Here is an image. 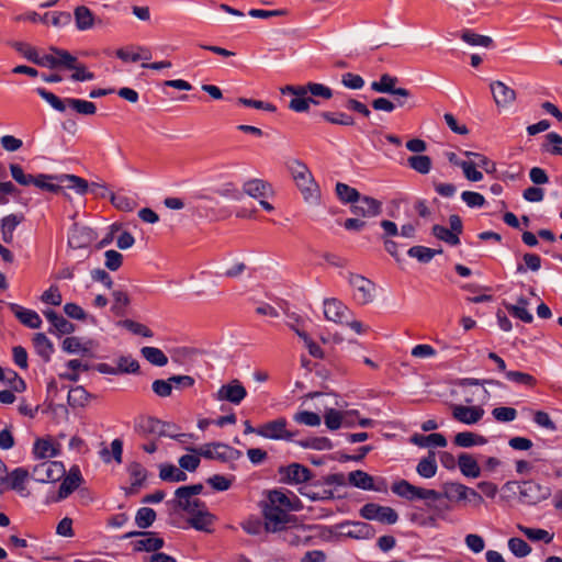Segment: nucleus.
<instances>
[{"label": "nucleus", "mask_w": 562, "mask_h": 562, "mask_svg": "<svg viewBox=\"0 0 562 562\" xmlns=\"http://www.w3.org/2000/svg\"><path fill=\"white\" fill-rule=\"evenodd\" d=\"M31 184L53 193L64 192L65 189H72L78 194H86L89 183L86 179L75 175H45L33 176Z\"/></svg>", "instance_id": "1"}, {"label": "nucleus", "mask_w": 562, "mask_h": 562, "mask_svg": "<svg viewBox=\"0 0 562 562\" xmlns=\"http://www.w3.org/2000/svg\"><path fill=\"white\" fill-rule=\"evenodd\" d=\"M286 169L301 191L304 201L311 204L317 203L321 199V190L307 165L300 159H291L286 162Z\"/></svg>", "instance_id": "2"}, {"label": "nucleus", "mask_w": 562, "mask_h": 562, "mask_svg": "<svg viewBox=\"0 0 562 562\" xmlns=\"http://www.w3.org/2000/svg\"><path fill=\"white\" fill-rule=\"evenodd\" d=\"M391 488L394 494H396L397 496L403 497L407 501H415V499L428 501L426 504L427 507L437 513L441 512L442 509H449L448 505H445L443 507H441L440 505H436L430 502V501L437 502V501L441 499L440 492H437L436 490H429V488L415 486L406 480H400L398 482H395Z\"/></svg>", "instance_id": "3"}, {"label": "nucleus", "mask_w": 562, "mask_h": 562, "mask_svg": "<svg viewBox=\"0 0 562 562\" xmlns=\"http://www.w3.org/2000/svg\"><path fill=\"white\" fill-rule=\"evenodd\" d=\"M170 428H176V426L161 422L153 416H139L134 422V431L143 438H160L168 436L170 438H176L179 441H183V438L187 437L186 434L170 432Z\"/></svg>", "instance_id": "4"}, {"label": "nucleus", "mask_w": 562, "mask_h": 562, "mask_svg": "<svg viewBox=\"0 0 562 562\" xmlns=\"http://www.w3.org/2000/svg\"><path fill=\"white\" fill-rule=\"evenodd\" d=\"M262 516L266 525V532L276 533L286 529L299 528L297 517L283 509L263 504Z\"/></svg>", "instance_id": "5"}, {"label": "nucleus", "mask_w": 562, "mask_h": 562, "mask_svg": "<svg viewBox=\"0 0 562 562\" xmlns=\"http://www.w3.org/2000/svg\"><path fill=\"white\" fill-rule=\"evenodd\" d=\"M257 435L270 440L292 441L297 431L289 430L288 420L279 417L258 426Z\"/></svg>", "instance_id": "6"}, {"label": "nucleus", "mask_w": 562, "mask_h": 562, "mask_svg": "<svg viewBox=\"0 0 562 562\" xmlns=\"http://www.w3.org/2000/svg\"><path fill=\"white\" fill-rule=\"evenodd\" d=\"M397 82V77L383 74L380 76L378 81L371 82V89L378 93H387L400 97L401 99L397 100V105L404 106L406 100L411 97L412 93L406 88H396L395 86Z\"/></svg>", "instance_id": "7"}, {"label": "nucleus", "mask_w": 562, "mask_h": 562, "mask_svg": "<svg viewBox=\"0 0 562 562\" xmlns=\"http://www.w3.org/2000/svg\"><path fill=\"white\" fill-rule=\"evenodd\" d=\"M66 474L64 464L59 461H43L32 470L33 479L38 483L59 481Z\"/></svg>", "instance_id": "8"}, {"label": "nucleus", "mask_w": 562, "mask_h": 562, "mask_svg": "<svg viewBox=\"0 0 562 562\" xmlns=\"http://www.w3.org/2000/svg\"><path fill=\"white\" fill-rule=\"evenodd\" d=\"M519 497L528 505H537L551 496V488L532 480L519 484Z\"/></svg>", "instance_id": "9"}, {"label": "nucleus", "mask_w": 562, "mask_h": 562, "mask_svg": "<svg viewBox=\"0 0 562 562\" xmlns=\"http://www.w3.org/2000/svg\"><path fill=\"white\" fill-rule=\"evenodd\" d=\"M348 282L353 288V297L361 304L366 305L373 301L375 284L366 277L357 273H349Z\"/></svg>", "instance_id": "10"}, {"label": "nucleus", "mask_w": 562, "mask_h": 562, "mask_svg": "<svg viewBox=\"0 0 562 562\" xmlns=\"http://www.w3.org/2000/svg\"><path fill=\"white\" fill-rule=\"evenodd\" d=\"M360 516L368 520H378L383 524L393 525L397 521V513L389 506H381L375 503H368L360 509Z\"/></svg>", "instance_id": "11"}, {"label": "nucleus", "mask_w": 562, "mask_h": 562, "mask_svg": "<svg viewBox=\"0 0 562 562\" xmlns=\"http://www.w3.org/2000/svg\"><path fill=\"white\" fill-rule=\"evenodd\" d=\"M282 94H292L293 98L289 103V109L294 112L302 113L310 110V104H318L312 97H307L305 88L302 86H285L281 89Z\"/></svg>", "instance_id": "12"}, {"label": "nucleus", "mask_w": 562, "mask_h": 562, "mask_svg": "<svg viewBox=\"0 0 562 562\" xmlns=\"http://www.w3.org/2000/svg\"><path fill=\"white\" fill-rule=\"evenodd\" d=\"M214 396L217 401H226L238 405L247 396V391L238 379H234L227 384L222 385Z\"/></svg>", "instance_id": "13"}, {"label": "nucleus", "mask_w": 562, "mask_h": 562, "mask_svg": "<svg viewBox=\"0 0 562 562\" xmlns=\"http://www.w3.org/2000/svg\"><path fill=\"white\" fill-rule=\"evenodd\" d=\"M281 482L286 484H302L312 479L311 470L301 463H291L279 469Z\"/></svg>", "instance_id": "14"}, {"label": "nucleus", "mask_w": 562, "mask_h": 562, "mask_svg": "<svg viewBox=\"0 0 562 562\" xmlns=\"http://www.w3.org/2000/svg\"><path fill=\"white\" fill-rule=\"evenodd\" d=\"M16 20H27L31 22H42L47 24L48 22L52 23L55 27H63L71 22V14L66 11H55V12H47L44 15H40L36 12H30L25 15H20L16 18Z\"/></svg>", "instance_id": "15"}, {"label": "nucleus", "mask_w": 562, "mask_h": 562, "mask_svg": "<svg viewBox=\"0 0 562 562\" xmlns=\"http://www.w3.org/2000/svg\"><path fill=\"white\" fill-rule=\"evenodd\" d=\"M350 211L361 217H374L381 214L382 203L371 196H360L353 204Z\"/></svg>", "instance_id": "16"}, {"label": "nucleus", "mask_w": 562, "mask_h": 562, "mask_svg": "<svg viewBox=\"0 0 562 562\" xmlns=\"http://www.w3.org/2000/svg\"><path fill=\"white\" fill-rule=\"evenodd\" d=\"M93 239L94 233L91 228L74 224L68 236V246L72 249H87Z\"/></svg>", "instance_id": "17"}, {"label": "nucleus", "mask_w": 562, "mask_h": 562, "mask_svg": "<svg viewBox=\"0 0 562 562\" xmlns=\"http://www.w3.org/2000/svg\"><path fill=\"white\" fill-rule=\"evenodd\" d=\"M452 417L459 423L473 425L479 423L483 415L484 409L481 406H465L454 404L451 406Z\"/></svg>", "instance_id": "18"}, {"label": "nucleus", "mask_w": 562, "mask_h": 562, "mask_svg": "<svg viewBox=\"0 0 562 562\" xmlns=\"http://www.w3.org/2000/svg\"><path fill=\"white\" fill-rule=\"evenodd\" d=\"M82 482V475L80 469L77 465L70 468L68 474L65 476L59 485L56 501L67 498L72 492H75Z\"/></svg>", "instance_id": "19"}, {"label": "nucleus", "mask_w": 562, "mask_h": 562, "mask_svg": "<svg viewBox=\"0 0 562 562\" xmlns=\"http://www.w3.org/2000/svg\"><path fill=\"white\" fill-rule=\"evenodd\" d=\"M233 453H239L237 450L233 449L228 445L215 442L204 445L200 450L199 454L205 459H215L220 461H227L233 457Z\"/></svg>", "instance_id": "20"}, {"label": "nucleus", "mask_w": 562, "mask_h": 562, "mask_svg": "<svg viewBox=\"0 0 562 562\" xmlns=\"http://www.w3.org/2000/svg\"><path fill=\"white\" fill-rule=\"evenodd\" d=\"M493 99L497 106H508L516 100V92L503 81L496 80L490 83Z\"/></svg>", "instance_id": "21"}, {"label": "nucleus", "mask_w": 562, "mask_h": 562, "mask_svg": "<svg viewBox=\"0 0 562 562\" xmlns=\"http://www.w3.org/2000/svg\"><path fill=\"white\" fill-rule=\"evenodd\" d=\"M171 504L175 509L182 510L189 516L206 506L204 502L195 496L179 494V491L177 490L175 492V499L171 501Z\"/></svg>", "instance_id": "22"}, {"label": "nucleus", "mask_w": 562, "mask_h": 562, "mask_svg": "<svg viewBox=\"0 0 562 562\" xmlns=\"http://www.w3.org/2000/svg\"><path fill=\"white\" fill-rule=\"evenodd\" d=\"M44 316L53 326V328L48 330L50 334L57 333L58 335H70L76 329V326L72 323L54 310L44 311Z\"/></svg>", "instance_id": "23"}, {"label": "nucleus", "mask_w": 562, "mask_h": 562, "mask_svg": "<svg viewBox=\"0 0 562 562\" xmlns=\"http://www.w3.org/2000/svg\"><path fill=\"white\" fill-rule=\"evenodd\" d=\"M265 505L277 507L283 509L285 512L289 510H299L300 509V499L294 497V499H290L283 492L273 490L268 494V501Z\"/></svg>", "instance_id": "24"}, {"label": "nucleus", "mask_w": 562, "mask_h": 562, "mask_svg": "<svg viewBox=\"0 0 562 562\" xmlns=\"http://www.w3.org/2000/svg\"><path fill=\"white\" fill-rule=\"evenodd\" d=\"M348 312L349 308L337 299H326L324 301V315L327 321L342 324Z\"/></svg>", "instance_id": "25"}, {"label": "nucleus", "mask_w": 562, "mask_h": 562, "mask_svg": "<svg viewBox=\"0 0 562 562\" xmlns=\"http://www.w3.org/2000/svg\"><path fill=\"white\" fill-rule=\"evenodd\" d=\"M11 312L14 314V316L26 327L29 328H40L42 325V319L40 315L33 311L24 308L15 303H11L9 305Z\"/></svg>", "instance_id": "26"}, {"label": "nucleus", "mask_w": 562, "mask_h": 562, "mask_svg": "<svg viewBox=\"0 0 562 562\" xmlns=\"http://www.w3.org/2000/svg\"><path fill=\"white\" fill-rule=\"evenodd\" d=\"M74 19L79 31L91 30L95 24L101 23V20H97L92 11L86 5L75 8Z\"/></svg>", "instance_id": "27"}, {"label": "nucleus", "mask_w": 562, "mask_h": 562, "mask_svg": "<svg viewBox=\"0 0 562 562\" xmlns=\"http://www.w3.org/2000/svg\"><path fill=\"white\" fill-rule=\"evenodd\" d=\"M165 546V540L155 532L145 531L143 537L134 542V550L139 552H157Z\"/></svg>", "instance_id": "28"}, {"label": "nucleus", "mask_w": 562, "mask_h": 562, "mask_svg": "<svg viewBox=\"0 0 562 562\" xmlns=\"http://www.w3.org/2000/svg\"><path fill=\"white\" fill-rule=\"evenodd\" d=\"M189 525L199 530V531H205L211 532V526L214 522V516L209 512L207 507H203L202 509L198 510L196 513L192 514L188 518Z\"/></svg>", "instance_id": "29"}, {"label": "nucleus", "mask_w": 562, "mask_h": 562, "mask_svg": "<svg viewBox=\"0 0 562 562\" xmlns=\"http://www.w3.org/2000/svg\"><path fill=\"white\" fill-rule=\"evenodd\" d=\"M468 486L456 483V482H446L442 484V493H440L441 498H447L450 502H462L467 501Z\"/></svg>", "instance_id": "30"}, {"label": "nucleus", "mask_w": 562, "mask_h": 562, "mask_svg": "<svg viewBox=\"0 0 562 562\" xmlns=\"http://www.w3.org/2000/svg\"><path fill=\"white\" fill-rule=\"evenodd\" d=\"M33 345L36 353L44 362H49L54 353V345L44 333H36L33 337Z\"/></svg>", "instance_id": "31"}, {"label": "nucleus", "mask_w": 562, "mask_h": 562, "mask_svg": "<svg viewBox=\"0 0 562 562\" xmlns=\"http://www.w3.org/2000/svg\"><path fill=\"white\" fill-rule=\"evenodd\" d=\"M30 473L24 468L14 469L9 475L1 479V484H7L8 488L23 491L24 483L29 479Z\"/></svg>", "instance_id": "32"}, {"label": "nucleus", "mask_w": 562, "mask_h": 562, "mask_svg": "<svg viewBox=\"0 0 562 562\" xmlns=\"http://www.w3.org/2000/svg\"><path fill=\"white\" fill-rule=\"evenodd\" d=\"M348 481L351 485L364 491H380L374 486L373 477L362 470H355L348 474Z\"/></svg>", "instance_id": "33"}, {"label": "nucleus", "mask_w": 562, "mask_h": 562, "mask_svg": "<svg viewBox=\"0 0 562 562\" xmlns=\"http://www.w3.org/2000/svg\"><path fill=\"white\" fill-rule=\"evenodd\" d=\"M127 471L131 476L132 483L131 487L126 491V493L133 494L138 491V488L147 479V470L140 463L133 462L132 464L128 465Z\"/></svg>", "instance_id": "34"}, {"label": "nucleus", "mask_w": 562, "mask_h": 562, "mask_svg": "<svg viewBox=\"0 0 562 562\" xmlns=\"http://www.w3.org/2000/svg\"><path fill=\"white\" fill-rule=\"evenodd\" d=\"M411 442L418 447H429V446L446 447L447 446L446 437L439 432H432L427 436L415 434L411 437Z\"/></svg>", "instance_id": "35"}, {"label": "nucleus", "mask_w": 562, "mask_h": 562, "mask_svg": "<svg viewBox=\"0 0 562 562\" xmlns=\"http://www.w3.org/2000/svg\"><path fill=\"white\" fill-rule=\"evenodd\" d=\"M461 473L468 477H479L481 474L476 460L469 453H461L458 458Z\"/></svg>", "instance_id": "36"}, {"label": "nucleus", "mask_w": 562, "mask_h": 562, "mask_svg": "<svg viewBox=\"0 0 562 562\" xmlns=\"http://www.w3.org/2000/svg\"><path fill=\"white\" fill-rule=\"evenodd\" d=\"M453 442L458 447L470 448L473 446L485 445L487 439L482 435H477L471 431H462L454 436Z\"/></svg>", "instance_id": "37"}, {"label": "nucleus", "mask_w": 562, "mask_h": 562, "mask_svg": "<svg viewBox=\"0 0 562 562\" xmlns=\"http://www.w3.org/2000/svg\"><path fill=\"white\" fill-rule=\"evenodd\" d=\"M92 395L87 392V390L81 386H75L71 387L68 392L67 402L69 406L77 408V407H85L88 405L89 400Z\"/></svg>", "instance_id": "38"}, {"label": "nucleus", "mask_w": 562, "mask_h": 562, "mask_svg": "<svg viewBox=\"0 0 562 562\" xmlns=\"http://www.w3.org/2000/svg\"><path fill=\"white\" fill-rule=\"evenodd\" d=\"M416 471L425 479L434 477L437 473L436 453L434 451H429L428 456L418 462Z\"/></svg>", "instance_id": "39"}, {"label": "nucleus", "mask_w": 562, "mask_h": 562, "mask_svg": "<svg viewBox=\"0 0 562 562\" xmlns=\"http://www.w3.org/2000/svg\"><path fill=\"white\" fill-rule=\"evenodd\" d=\"M269 189L270 184L268 182L260 179H251L244 183L243 192L251 198L258 199L266 196Z\"/></svg>", "instance_id": "40"}, {"label": "nucleus", "mask_w": 562, "mask_h": 562, "mask_svg": "<svg viewBox=\"0 0 562 562\" xmlns=\"http://www.w3.org/2000/svg\"><path fill=\"white\" fill-rule=\"evenodd\" d=\"M140 353L153 366L164 367L168 363V357L159 348L143 347Z\"/></svg>", "instance_id": "41"}, {"label": "nucleus", "mask_w": 562, "mask_h": 562, "mask_svg": "<svg viewBox=\"0 0 562 562\" xmlns=\"http://www.w3.org/2000/svg\"><path fill=\"white\" fill-rule=\"evenodd\" d=\"M159 477L166 482H183L187 480V474L173 464H162Z\"/></svg>", "instance_id": "42"}, {"label": "nucleus", "mask_w": 562, "mask_h": 562, "mask_svg": "<svg viewBox=\"0 0 562 562\" xmlns=\"http://www.w3.org/2000/svg\"><path fill=\"white\" fill-rule=\"evenodd\" d=\"M460 37L463 42L472 46L491 47L494 44L492 37L474 33L471 30L462 31Z\"/></svg>", "instance_id": "43"}, {"label": "nucleus", "mask_w": 562, "mask_h": 562, "mask_svg": "<svg viewBox=\"0 0 562 562\" xmlns=\"http://www.w3.org/2000/svg\"><path fill=\"white\" fill-rule=\"evenodd\" d=\"M408 166L420 175H427L431 167L432 161L429 156L426 155H414L407 159Z\"/></svg>", "instance_id": "44"}, {"label": "nucleus", "mask_w": 562, "mask_h": 562, "mask_svg": "<svg viewBox=\"0 0 562 562\" xmlns=\"http://www.w3.org/2000/svg\"><path fill=\"white\" fill-rule=\"evenodd\" d=\"M431 233L436 238L447 243L450 246H457L460 244L459 236L453 231L442 225H434L431 228Z\"/></svg>", "instance_id": "45"}, {"label": "nucleus", "mask_w": 562, "mask_h": 562, "mask_svg": "<svg viewBox=\"0 0 562 562\" xmlns=\"http://www.w3.org/2000/svg\"><path fill=\"white\" fill-rule=\"evenodd\" d=\"M442 249H431L425 246H413L408 249L407 254L412 258H416L419 262H429L435 255L441 254Z\"/></svg>", "instance_id": "46"}, {"label": "nucleus", "mask_w": 562, "mask_h": 562, "mask_svg": "<svg viewBox=\"0 0 562 562\" xmlns=\"http://www.w3.org/2000/svg\"><path fill=\"white\" fill-rule=\"evenodd\" d=\"M66 102L69 108L82 115H93L97 112V106L91 101L66 98Z\"/></svg>", "instance_id": "47"}, {"label": "nucleus", "mask_w": 562, "mask_h": 562, "mask_svg": "<svg viewBox=\"0 0 562 562\" xmlns=\"http://www.w3.org/2000/svg\"><path fill=\"white\" fill-rule=\"evenodd\" d=\"M33 453L36 459H47L55 457L57 450L49 440L37 439L33 446Z\"/></svg>", "instance_id": "48"}, {"label": "nucleus", "mask_w": 562, "mask_h": 562, "mask_svg": "<svg viewBox=\"0 0 562 562\" xmlns=\"http://www.w3.org/2000/svg\"><path fill=\"white\" fill-rule=\"evenodd\" d=\"M336 194L341 202L351 204H353L361 196L357 189L351 188L342 182L336 183Z\"/></svg>", "instance_id": "49"}, {"label": "nucleus", "mask_w": 562, "mask_h": 562, "mask_svg": "<svg viewBox=\"0 0 562 562\" xmlns=\"http://www.w3.org/2000/svg\"><path fill=\"white\" fill-rule=\"evenodd\" d=\"M321 116L328 123L352 126L355 125V119L345 112H322Z\"/></svg>", "instance_id": "50"}, {"label": "nucleus", "mask_w": 562, "mask_h": 562, "mask_svg": "<svg viewBox=\"0 0 562 562\" xmlns=\"http://www.w3.org/2000/svg\"><path fill=\"white\" fill-rule=\"evenodd\" d=\"M518 528L531 541H544L546 543H550L553 540V535L544 529L529 528L521 525H519Z\"/></svg>", "instance_id": "51"}, {"label": "nucleus", "mask_w": 562, "mask_h": 562, "mask_svg": "<svg viewBox=\"0 0 562 562\" xmlns=\"http://www.w3.org/2000/svg\"><path fill=\"white\" fill-rule=\"evenodd\" d=\"M113 304L111 311L116 316H123L125 314V307L130 304V297L124 291H113Z\"/></svg>", "instance_id": "52"}, {"label": "nucleus", "mask_w": 562, "mask_h": 562, "mask_svg": "<svg viewBox=\"0 0 562 562\" xmlns=\"http://www.w3.org/2000/svg\"><path fill=\"white\" fill-rule=\"evenodd\" d=\"M36 92L43 100H45L56 111H58V112L66 111V104H67L66 99L61 100L53 92L47 91L45 88H37Z\"/></svg>", "instance_id": "53"}, {"label": "nucleus", "mask_w": 562, "mask_h": 562, "mask_svg": "<svg viewBox=\"0 0 562 562\" xmlns=\"http://www.w3.org/2000/svg\"><path fill=\"white\" fill-rule=\"evenodd\" d=\"M297 445L315 450H330L333 448V443L327 437H310L305 440L297 441Z\"/></svg>", "instance_id": "54"}, {"label": "nucleus", "mask_w": 562, "mask_h": 562, "mask_svg": "<svg viewBox=\"0 0 562 562\" xmlns=\"http://www.w3.org/2000/svg\"><path fill=\"white\" fill-rule=\"evenodd\" d=\"M156 519V512L150 507H142L137 510L135 522L140 529L150 527Z\"/></svg>", "instance_id": "55"}, {"label": "nucleus", "mask_w": 562, "mask_h": 562, "mask_svg": "<svg viewBox=\"0 0 562 562\" xmlns=\"http://www.w3.org/2000/svg\"><path fill=\"white\" fill-rule=\"evenodd\" d=\"M562 136L555 132L548 133L546 135V143L542 145V149L544 151L550 153L551 155H560L562 156Z\"/></svg>", "instance_id": "56"}, {"label": "nucleus", "mask_w": 562, "mask_h": 562, "mask_svg": "<svg viewBox=\"0 0 562 562\" xmlns=\"http://www.w3.org/2000/svg\"><path fill=\"white\" fill-rule=\"evenodd\" d=\"M50 50L56 54L57 67H64L72 70L78 59L72 56L68 50L60 49L57 47H50Z\"/></svg>", "instance_id": "57"}, {"label": "nucleus", "mask_w": 562, "mask_h": 562, "mask_svg": "<svg viewBox=\"0 0 562 562\" xmlns=\"http://www.w3.org/2000/svg\"><path fill=\"white\" fill-rule=\"evenodd\" d=\"M303 87L305 88V91L311 94L312 98L319 97L325 100H329L333 98V90L325 85L308 82L306 85H303Z\"/></svg>", "instance_id": "58"}, {"label": "nucleus", "mask_w": 562, "mask_h": 562, "mask_svg": "<svg viewBox=\"0 0 562 562\" xmlns=\"http://www.w3.org/2000/svg\"><path fill=\"white\" fill-rule=\"evenodd\" d=\"M525 265L519 263L517 266L518 273H525L528 269L531 271H538L541 268V258L537 254L527 252L522 257Z\"/></svg>", "instance_id": "59"}, {"label": "nucleus", "mask_w": 562, "mask_h": 562, "mask_svg": "<svg viewBox=\"0 0 562 562\" xmlns=\"http://www.w3.org/2000/svg\"><path fill=\"white\" fill-rule=\"evenodd\" d=\"M325 425L330 430H337L344 425V413L335 408H329L324 415Z\"/></svg>", "instance_id": "60"}, {"label": "nucleus", "mask_w": 562, "mask_h": 562, "mask_svg": "<svg viewBox=\"0 0 562 562\" xmlns=\"http://www.w3.org/2000/svg\"><path fill=\"white\" fill-rule=\"evenodd\" d=\"M505 375L507 380L517 384L527 385L533 387L537 384V380L533 375L520 371H506Z\"/></svg>", "instance_id": "61"}, {"label": "nucleus", "mask_w": 562, "mask_h": 562, "mask_svg": "<svg viewBox=\"0 0 562 562\" xmlns=\"http://www.w3.org/2000/svg\"><path fill=\"white\" fill-rule=\"evenodd\" d=\"M508 548L512 553L518 558H524L531 551L530 546L524 539L517 537L508 540Z\"/></svg>", "instance_id": "62"}, {"label": "nucleus", "mask_w": 562, "mask_h": 562, "mask_svg": "<svg viewBox=\"0 0 562 562\" xmlns=\"http://www.w3.org/2000/svg\"><path fill=\"white\" fill-rule=\"evenodd\" d=\"M121 325L135 335H139L146 338H151L154 336V333L150 328L133 319H124L121 322Z\"/></svg>", "instance_id": "63"}, {"label": "nucleus", "mask_w": 562, "mask_h": 562, "mask_svg": "<svg viewBox=\"0 0 562 562\" xmlns=\"http://www.w3.org/2000/svg\"><path fill=\"white\" fill-rule=\"evenodd\" d=\"M111 203L120 211L132 212L136 207V202L123 194H111Z\"/></svg>", "instance_id": "64"}]
</instances>
